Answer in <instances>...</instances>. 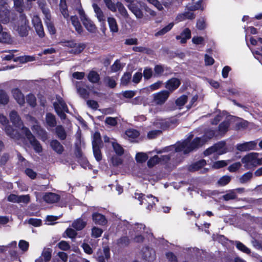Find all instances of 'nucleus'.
<instances>
[{"label":"nucleus","instance_id":"nucleus-1","mask_svg":"<svg viewBox=\"0 0 262 262\" xmlns=\"http://www.w3.org/2000/svg\"><path fill=\"white\" fill-rule=\"evenodd\" d=\"M217 131L212 129L207 130L204 135L202 138H195L191 142V139H187L182 142H179L175 145H172L165 147L163 151H157L159 154L162 152L174 151V152H182L184 154H188L193 149L202 146L208 140L213 137H218Z\"/></svg>","mask_w":262,"mask_h":262},{"label":"nucleus","instance_id":"nucleus-2","mask_svg":"<svg viewBox=\"0 0 262 262\" xmlns=\"http://www.w3.org/2000/svg\"><path fill=\"white\" fill-rule=\"evenodd\" d=\"M259 156L260 154L257 152L249 153L242 158V162L247 169H252L259 165Z\"/></svg>","mask_w":262,"mask_h":262},{"label":"nucleus","instance_id":"nucleus-3","mask_svg":"<svg viewBox=\"0 0 262 262\" xmlns=\"http://www.w3.org/2000/svg\"><path fill=\"white\" fill-rule=\"evenodd\" d=\"M135 198L140 201V205H147L146 209L150 210L155 205V202H158L157 198L153 196L152 195L145 196L142 193H135Z\"/></svg>","mask_w":262,"mask_h":262},{"label":"nucleus","instance_id":"nucleus-4","mask_svg":"<svg viewBox=\"0 0 262 262\" xmlns=\"http://www.w3.org/2000/svg\"><path fill=\"white\" fill-rule=\"evenodd\" d=\"M29 22L26 18V16L21 14L15 26V29L17 30L18 34L21 36H26L28 35L29 27Z\"/></svg>","mask_w":262,"mask_h":262},{"label":"nucleus","instance_id":"nucleus-5","mask_svg":"<svg viewBox=\"0 0 262 262\" xmlns=\"http://www.w3.org/2000/svg\"><path fill=\"white\" fill-rule=\"evenodd\" d=\"M55 110L61 119H64L66 117L65 112L69 113L68 106L63 99L60 96L56 97V101L54 102Z\"/></svg>","mask_w":262,"mask_h":262},{"label":"nucleus","instance_id":"nucleus-6","mask_svg":"<svg viewBox=\"0 0 262 262\" xmlns=\"http://www.w3.org/2000/svg\"><path fill=\"white\" fill-rule=\"evenodd\" d=\"M24 134L26 137L30 144L35 150L38 154H40L42 151V146L38 141L33 135L28 128H24Z\"/></svg>","mask_w":262,"mask_h":262},{"label":"nucleus","instance_id":"nucleus-7","mask_svg":"<svg viewBox=\"0 0 262 262\" xmlns=\"http://www.w3.org/2000/svg\"><path fill=\"white\" fill-rule=\"evenodd\" d=\"M78 13L80 15L81 20L86 30L92 33L95 32L96 30V27L94 23L85 15L84 10L81 8L79 9L78 10Z\"/></svg>","mask_w":262,"mask_h":262},{"label":"nucleus","instance_id":"nucleus-8","mask_svg":"<svg viewBox=\"0 0 262 262\" xmlns=\"http://www.w3.org/2000/svg\"><path fill=\"white\" fill-rule=\"evenodd\" d=\"M225 142L221 141L215 144L213 146L207 149L204 152L205 156H209L210 155L216 152L217 154L222 155L226 152Z\"/></svg>","mask_w":262,"mask_h":262},{"label":"nucleus","instance_id":"nucleus-9","mask_svg":"<svg viewBox=\"0 0 262 262\" xmlns=\"http://www.w3.org/2000/svg\"><path fill=\"white\" fill-rule=\"evenodd\" d=\"M169 95V92L167 90L155 93L152 95L153 102L157 105H161L167 101Z\"/></svg>","mask_w":262,"mask_h":262},{"label":"nucleus","instance_id":"nucleus-10","mask_svg":"<svg viewBox=\"0 0 262 262\" xmlns=\"http://www.w3.org/2000/svg\"><path fill=\"white\" fill-rule=\"evenodd\" d=\"M10 20V11L8 5L5 2H0V23L7 24Z\"/></svg>","mask_w":262,"mask_h":262},{"label":"nucleus","instance_id":"nucleus-11","mask_svg":"<svg viewBox=\"0 0 262 262\" xmlns=\"http://www.w3.org/2000/svg\"><path fill=\"white\" fill-rule=\"evenodd\" d=\"M10 119L13 124L17 128L21 129V133L24 134V128H27L25 127L23 122L20 119V118L17 113L15 111H12L9 114Z\"/></svg>","mask_w":262,"mask_h":262},{"label":"nucleus","instance_id":"nucleus-12","mask_svg":"<svg viewBox=\"0 0 262 262\" xmlns=\"http://www.w3.org/2000/svg\"><path fill=\"white\" fill-rule=\"evenodd\" d=\"M31 129L32 131L37 135L43 141H45L48 139V134L47 132L41 127V126L38 124V123L36 121H35L34 124L31 126Z\"/></svg>","mask_w":262,"mask_h":262},{"label":"nucleus","instance_id":"nucleus-13","mask_svg":"<svg viewBox=\"0 0 262 262\" xmlns=\"http://www.w3.org/2000/svg\"><path fill=\"white\" fill-rule=\"evenodd\" d=\"M180 80L176 78H172L168 80L165 83V88L169 93L176 90L180 85Z\"/></svg>","mask_w":262,"mask_h":262},{"label":"nucleus","instance_id":"nucleus-14","mask_svg":"<svg viewBox=\"0 0 262 262\" xmlns=\"http://www.w3.org/2000/svg\"><path fill=\"white\" fill-rule=\"evenodd\" d=\"M94 9L95 16L98 21L101 23L104 24L105 22V16L100 7L96 4L94 3L92 5Z\"/></svg>","mask_w":262,"mask_h":262},{"label":"nucleus","instance_id":"nucleus-15","mask_svg":"<svg viewBox=\"0 0 262 262\" xmlns=\"http://www.w3.org/2000/svg\"><path fill=\"white\" fill-rule=\"evenodd\" d=\"M256 146V143L255 141H250L237 144L236 149L241 151H246L254 149Z\"/></svg>","mask_w":262,"mask_h":262},{"label":"nucleus","instance_id":"nucleus-16","mask_svg":"<svg viewBox=\"0 0 262 262\" xmlns=\"http://www.w3.org/2000/svg\"><path fill=\"white\" fill-rule=\"evenodd\" d=\"M12 95L20 105H23L25 103V97L21 92L17 88L12 90Z\"/></svg>","mask_w":262,"mask_h":262},{"label":"nucleus","instance_id":"nucleus-17","mask_svg":"<svg viewBox=\"0 0 262 262\" xmlns=\"http://www.w3.org/2000/svg\"><path fill=\"white\" fill-rule=\"evenodd\" d=\"M127 7L137 18H142L143 17V12L136 3H131L128 4Z\"/></svg>","mask_w":262,"mask_h":262},{"label":"nucleus","instance_id":"nucleus-18","mask_svg":"<svg viewBox=\"0 0 262 262\" xmlns=\"http://www.w3.org/2000/svg\"><path fill=\"white\" fill-rule=\"evenodd\" d=\"M43 200L47 203L52 204L57 202L60 199V196L55 193H46L43 196Z\"/></svg>","mask_w":262,"mask_h":262},{"label":"nucleus","instance_id":"nucleus-19","mask_svg":"<svg viewBox=\"0 0 262 262\" xmlns=\"http://www.w3.org/2000/svg\"><path fill=\"white\" fill-rule=\"evenodd\" d=\"M5 132L8 136L14 140H17L20 138V134L10 125L6 126Z\"/></svg>","mask_w":262,"mask_h":262},{"label":"nucleus","instance_id":"nucleus-20","mask_svg":"<svg viewBox=\"0 0 262 262\" xmlns=\"http://www.w3.org/2000/svg\"><path fill=\"white\" fill-rule=\"evenodd\" d=\"M191 37V31L189 29L185 28L181 33L180 35L176 36L177 40H180L181 43H185L186 42L187 39Z\"/></svg>","mask_w":262,"mask_h":262},{"label":"nucleus","instance_id":"nucleus-21","mask_svg":"<svg viewBox=\"0 0 262 262\" xmlns=\"http://www.w3.org/2000/svg\"><path fill=\"white\" fill-rule=\"evenodd\" d=\"M92 219L95 224L100 225H104L107 223L105 217L99 213H94L92 215Z\"/></svg>","mask_w":262,"mask_h":262},{"label":"nucleus","instance_id":"nucleus-22","mask_svg":"<svg viewBox=\"0 0 262 262\" xmlns=\"http://www.w3.org/2000/svg\"><path fill=\"white\" fill-rule=\"evenodd\" d=\"M143 257L148 261H152L155 258L154 251L148 247L143 249Z\"/></svg>","mask_w":262,"mask_h":262},{"label":"nucleus","instance_id":"nucleus-23","mask_svg":"<svg viewBox=\"0 0 262 262\" xmlns=\"http://www.w3.org/2000/svg\"><path fill=\"white\" fill-rule=\"evenodd\" d=\"M194 18L195 15L193 13L190 12H185L184 13L178 14L176 18V20L178 22H180L187 19H193Z\"/></svg>","mask_w":262,"mask_h":262},{"label":"nucleus","instance_id":"nucleus-24","mask_svg":"<svg viewBox=\"0 0 262 262\" xmlns=\"http://www.w3.org/2000/svg\"><path fill=\"white\" fill-rule=\"evenodd\" d=\"M206 164V162L205 160H199L190 165L188 167V170L190 171H195L201 169Z\"/></svg>","mask_w":262,"mask_h":262},{"label":"nucleus","instance_id":"nucleus-25","mask_svg":"<svg viewBox=\"0 0 262 262\" xmlns=\"http://www.w3.org/2000/svg\"><path fill=\"white\" fill-rule=\"evenodd\" d=\"M229 126L230 122L228 120L222 122L219 126L218 130H216L219 136L224 135L227 132Z\"/></svg>","mask_w":262,"mask_h":262},{"label":"nucleus","instance_id":"nucleus-26","mask_svg":"<svg viewBox=\"0 0 262 262\" xmlns=\"http://www.w3.org/2000/svg\"><path fill=\"white\" fill-rule=\"evenodd\" d=\"M168 68L164 66L158 64L155 66L154 68V76L156 77H159L164 75V72L165 71H167Z\"/></svg>","mask_w":262,"mask_h":262},{"label":"nucleus","instance_id":"nucleus-27","mask_svg":"<svg viewBox=\"0 0 262 262\" xmlns=\"http://www.w3.org/2000/svg\"><path fill=\"white\" fill-rule=\"evenodd\" d=\"M52 148L59 154H62L63 151V147L57 140H53L50 143Z\"/></svg>","mask_w":262,"mask_h":262},{"label":"nucleus","instance_id":"nucleus-28","mask_svg":"<svg viewBox=\"0 0 262 262\" xmlns=\"http://www.w3.org/2000/svg\"><path fill=\"white\" fill-rule=\"evenodd\" d=\"M110 257V250L108 248H104L103 253H98L97 258L98 262H106Z\"/></svg>","mask_w":262,"mask_h":262},{"label":"nucleus","instance_id":"nucleus-29","mask_svg":"<svg viewBox=\"0 0 262 262\" xmlns=\"http://www.w3.org/2000/svg\"><path fill=\"white\" fill-rule=\"evenodd\" d=\"M107 20L111 31L117 32L118 31V26L116 19L113 17H108Z\"/></svg>","mask_w":262,"mask_h":262},{"label":"nucleus","instance_id":"nucleus-30","mask_svg":"<svg viewBox=\"0 0 262 262\" xmlns=\"http://www.w3.org/2000/svg\"><path fill=\"white\" fill-rule=\"evenodd\" d=\"M70 20L76 31L78 33H81L82 32V28L78 20V17L76 16H72L70 17Z\"/></svg>","mask_w":262,"mask_h":262},{"label":"nucleus","instance_id":"nucleus-31","mask_svg":"<svg viewBox=\"0 0 262 262\" xmlns=\"http://www.w3.org/2000/svg\"><path fill=\"white\" fill-rule=\"evenodd\" d=\"M81 84H82V82H76V87L77 89V91L82 98L86 99V98H88L89 92H88V91L86 89L81 88Z\"/></svg>","mask_w":262,"mask_h":262},{"label":"nucleus","instance_id":"nucleus-32","mask_svg":"<svg viewBox=\"0 0 262 262\" xmlns=\"http://www.w3.org/2000/svg\"><path fill=\"white\" fill-rule=\"evenodd\" d=\"M51 16L49 15V17L46 16L45 18V22L49 32L51 34H54L56 33V29L55 27L52 22L51 20Z\"/></svg>","mask_w":262,"mask_h":262},{"label":"nucleus","instance_id":"nucleus-33","mask_svg":"<svg viewBox=\"0 0 262 262\" xmlns=\"http://www.w3.org/2000/svg\"><path fill=\"white\" fill-rule=\"evenodd\" d=\"M59 7L62 15L64 18L68 20L69 15L67 9L66 2L65 0H60Z\"/></svg>","mask_w":262,"mask_h":262},{"label":"nucleus","instance_id":"nucleus-34","mask_svg":"<svg viewBox=\"0 0 262 262\" xmlns=\"http://www.w3.org/2000/svg\"><path fill=\"white\" fill-rule=\"evenodd\" d=\"M46 122L50 127H53L56 124L55 117L51 113H48L46 115Z\"/></svg>","mask_w":262,"mask_h":262},{"label":"nucleus","instance_id":"nucleus-35","mask_svg":"<svg viewBox=\"0 0 262 262\" xmlns=\"http://www.w3.org/2000/svg\"><path fill=\"white\" fill-rule=\"evenodd\" d=\"M88 79L91 82L96 83L99 82L100 76L97 72L92 70L89 73Z\"/></svg>","mask_w":262,"mask_h":262},{"label":"nucleus","instance_id":"nucleus-36","mask_svg":"<svg viewBox=\"0 0 262 262\" xmlns=\"http://www.w3.org/2000/svg\"><path fill=\"white\" fill-rule=\"evenodd\" d=\"M85 225V222L81 219H78L73 222L72 226L76 230H81L84 228Z\"/></svg>","mask_w":262,"mask_h":262},{"label":"nucleus","instance_id":"nucleus-37","mask_svg":"<svg viewBox=\"0 0 262 262\" xmlns=\"http://www.w3.org/2000/svg\"><path fill=\"white\" fill-rule=\"evenodd\" d=\"M56 134L60 140H64L67 137V134L64 128L61 125H58L55 128Z\"/></svg>","mask_w":262,"mask_h":262},{"label":"nucleus","instance_id":"nucleus-38","mask_svg":"<svg viewBox=\"0 0 262 262\" xmlns=\"http://www.w3.org/2000/svg\"><path fill=\"white\" fill-rule=\"evenodd\" d=\"M101 143L102 141L100 133L98 132L95 133L92 140L93 147H100Z\"/></svg>","mask_w":262,"mask_h":262},{"label":"nucleus","instance_id":"nucleus-39","mask_svg":"<svg viewBox=\"0 0 262 262\" xmlns=\"http://www.w3.org/2000/svg\"><path fill=\"white\" fill-rule=\"evenodd\" d=\"M9 97L6 92L0 90V106L5 105L9 102Z\"/></svg>","mask_w":262,"mask_h":262},{"label":"nucleus","instance_id":"nucleus-40","mask_svg":"<svg viewBox=\"0 0 262 262\" xmlns=\"http://www.w3.org/2000/svg\"><path fill=\"white\" fill-rule=\"evenodd\" d=\"M38 4L40 8L41 9L42 13L45 15V17H49V15H51L50 10L46 7V3L45 0H39L38 1Z\"/></svg>","mask_w":262,"mask_h":262},{"label":"nucleus","instance_id":"nucleus-41","mask_svg":"<svg viewBox=\"0 0 262 262\" xmlns=\"http://www.w3.org/2000/svg\"><path fill=\"white\" fill-rule=\"evenodd\" d=\"M133 231L135 232V235L141 234L145 230V226L142 224H135L133 227Z\"/></svg>","mask_w":262,"mask_h":262},{"label":"nucleus","instance_id":"nucleus-42","mask_svg":"<svg viewBox=\"0 0 262 262\" xmlns=\"http://www.w3.org/2000/svg\"><path fill=\"white\" fill-rule=\"evenodd\" d=\"M174 24L173 23H170L167 26L163 27L162 29L160 30L155 34V36H162L164 34H166L167 32H169L173 27Z\"/></svg>","mask_w":262,"mask_h":262},{"label":"nucleus","instance_id":"nucleus-43","mask_svg":"<svg viewBox=\"0 0 262 262\" xmlns=\"http://www.w3.org/2000/svg\"><path fill=\"white\" fill-rule=\"evenodd\" d=\"M235 245L237 249L240 250L241 251L248 254L251 253L250 249L247 247L242 243L239 241H235Z\"/></svg>","mask_w":262,"mask_h":262},{"label":"nucleus","instance_id":"nucleus-44","mask_svg":"<svg viewBox=\"0 0 262 262\" xmlns=\"http://www.w3.org/2000/svg\"><path fill=\"white\" fill-rule=\"evenodd\" d=\"M236 198L237 194L235 193V190H233V189L228 191L227 193L223 196V199L226 201L231 200H234Z\"/></svg>","mask_w":262,"mask_h":262},{"label":"nucleus","instance_id":"nucleus-45","mask_svg":"<svg viewBox=\"0 0 262 262\" xmlns=\"http://www.w3.org/2000/svg\"><path fill=\"white\" fill-rule=\"evenodd\" d=\"M118 9L120 14L124 17H128V13L126 9L120 2H117L116 10Z\"/></svg>","mask_w":262,"mask_h":262},{"label":"nucleus","instance_id":"nucleus-46","mask_svg":"<svg viewBox=\"0 0 262 262\" xmlns=\"http://www.w3.org/2000/svg\"><path fill=\"white\" fill-rule=\"evenodd\" d=\"M112 144L113 149L116 154L119 156H121L123 154L124 149L120 144L115 142V141H112Z\"/></svg>","mask_w":262,"mask_h":262},{"label":"nucleus","instance_id":"nucleus-47","mask_svg":"<svg viewBox=\"0 0 262 262\" xmlns=\"http://www.w3.org/2000/svg\"><path fill=\"white\" fill-rule=\"evenodd\" d=\"M14 5L17 11L21 13L24 11V0H14Z\"/></svg>","mask_w":262,"mask_h":262},{"label":"nucleus","instance_id":"nucleus-48","mask_svg":"<svg viewBox=\"0 0 262 262\" xmlns=\"http://www.w3.org/2000/svg\"><path fill=\"white\" fill-rule=\"evenodd\" d=\"M85 48V46L83 43H79L74 46L73 49L70 50V52L74 54H79L81 53Z\"/></svg>","mask_w":262,"mask_h":262},{"label":"nucleus","instance_id":"nucleus-49","mask_svg":"<svg viewBox=\"0 0 262 262\" xmlns=\"http://www.w3.org/2000/svg\"><path fill=\"white\" fill-rule=\"evenodd\" d=\"M106 7L113 12L116 11L117 3L115 4L112 0H103Z\"/></svg>","mask_w":262,"mask_h":262},{"label":"nucleus","instance_id":"nucleus-50","mask_svg":"<svg viewBox=\"0 0 262 262\" xmlns=\"http://www.w3.org/2000/svg\"><path fill=\"white\" fill-rule=\"evenodd\" d=\"M132 74L130 72H127L124 74L121 79V84L126 85L130 81Z\"/></svg>","mask_w":262,"mask_h":262},{"label":"nucleus","instance_id":"nucleus-51","mask_svg":"<svg viewBox=\"0 0 262 262\" xmlns=\"http://www.w3.org/2000/svg\"><path fill=\"white\" fill-rule=\"evenodd\" d=\"M125 135L129 139H135L138 137L139 135V133L136 129H129L125 132Z\"/></svg>","mask_w":262,"mask_h":262},{"label":"nucleus","instance_id":"nucleus-52","mask_svg":"<svg viewBox=\"0 0 262 262\" xmlns=\"http://www.w3.org/2000/svg\"><path fill=\"white\" fill-rule=\"evenodd\" d=\"M52 250L50 248H45L42 252V256H43L45 262H48L51 257Z\"/></svg>","mask_w":262,"mask_h":262},{"label":"nucleus","instance_id":"nucleus-53","mask_svg":"<svg viewBox=\"0 0 262 262\" xmlns=\"http://www.w3.org/2000/svg\"><path fill=\"white\" fill-rule=\"evenodd\" d=\"M231 181V177L229 176H224L221 177L217 182V183L219 185L221 186H224L228 184L230 181Z\"/></svg>","mask_w":262,"mask_h":262},{"label":"nucleus","instance_id":"nucleus-54","mask_svg":"<svg viewBox=\"0 0 262 262\" xmlns=\"http://www.w3.org/2000/svg\"><path fill=\"white\" fill-rule=\"evenodd\" d=\"M148 159V156L144 152H138L136 154V160L137 162L143 163L145 162Z\"/></svg>","mask_w":262,"mask_h":262},{"label":"nucleus","instance_id":"nucleus-55","mask_svg":"<svg viewBox=\"0 0 262 262\" xmlns=\"http://www.w3.org/2000/svg\"><path fill=\"white\" fill-rule=\"evenodd\" d=\"M104 81L107 85L111 88H114L116 85V78L113 77H106L104 79Z\"/></svg>","mask_w":262,"mask_h":262},{"label":"nucleus","instance_id":"nucleus-56","mask_svg":"<svg viewBox=\"0 0 262 262\" xmlns=\"http://www.w3.org/2000/svg\"><path fill=\"white\" fill-rule=\"evenodd\" d=\"M252 177V173L251 172H247L239 178V181L241 183H245L250 181Z\"/></svg>","mask_w":262,"mask_h":262},{"label":"nucleus","instance_id":"nucleus-57","mask_svg":"<svg viewBox=\"0 0 262 262\" xmlns=\"http://www.w3.org/2000/svg\"><path fill=\"white\" fill-rule=\"evenodd\" d=\"M136 94V92L135 91H122L120 95H122L124 98L127 99H131L134 97Z\"/></svg>","mask_w":262,"mask_h":262},{"label":"nucleus","instance_id":"nucleus-58","mask_svg":"<svg viewBox=\"0 0 262 262\" xmlns=\"http://www.w3.org/2000/svg\"><path fill=\"white\" fill-rule=\"evenodd\" d=\"M129 243V239L126 236H123L117 240V244L120 247H125Z\"/></svg>","mask_w":262,"mask_h":262},{"label":"nucleus","instance_id":"nucleus-59","mask_svg":"<svg viewBox=\"0 0 262 262\" xmlns=\"http://www.w3.org/2000/svg\"><path fill=\"white\" fill-rule=\"evenodd\" d=\"M160 162V158L158 156H155L151 158L147 162L149 167H152Z\"/></svg>","mask_w":262,"mask_h":262},{"label":"nucleus","instance_id":"nucleus-60","mask_svg":"<svg viewBox=\"0 0 262 262\" xmlns=\"http://www.w3.org/2000/svg\"><path fill=\"white\" fill-rule=\"evenodd\" d=\"M154 75L152 70L151 68L146 67L144 69L143 73V75L144 79H149Z\"/></svg>","mask_w":262,"mask_h":262},{"label":"nucleus","instance_id":"nucleus-61","mask_svg":"<svg viewBox=\"0 0 262 262\" xmlns=\"http://www.w3.org/2000/svg\"><path fill=\"white\" fill-rule=\"evenodd\" d=\"M162 131L160 129H155L149 132L147 134V138L149 139H152L160 135Z\"/></svg>","mask_w":262,"mask_h":262},{"label":"nucleus","instance_id":"nucleus-62","mask_svg":"<svg viewBox=\"0 0 262 262\" xmlns=\"http://www.w3.org/2000/svg\"><path fill=\"white\" fill-rule=\"evenodd\" d=\"M100 148V147H93V154L97 161H100L102 159V155Z\"/></svg>","mask_w":262,"mask_h":262},{"label":"nucleus","instance_id":"nucleus-63","mask_svg":"<svg viewBox=\"0 0 262 262\" xmlns=\"http://www.w3.org/2000/svg\"><path fill=\"white\" fill-rule=\"evenodd\" d=\"M187 100V97L186 95H182L177 99L176 103L177 106L181 107L185 104Z\"/></svg>","mask_w":262,"mask_h":262},{"label":"nucleus","instance_id":"nucleus-64","mask_svg":"<svg viewBox=\"0 0 262 262\" xmlns=\"http://www.w3.org/2000/svg\"><path fill=\"white\" fill-rule=\"evenodd\" d=\"M103 231L101 229L98 227H93L92 229V236L97 238L101 236Z\"/></svg>","mask_w":262,"mask_h":262}]
</instances>
